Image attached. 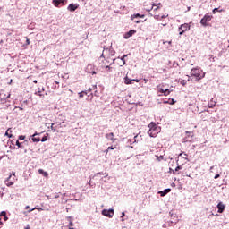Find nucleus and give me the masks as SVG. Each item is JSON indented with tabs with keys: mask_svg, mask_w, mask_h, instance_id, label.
I'll return each instance as SVG.
<instances>
[{
	"mask_svg": "<svg viewBox=\"0 0 229 229\" xmlns=\"http://www.w3.org/2000/svg\"><path fill=\"white\" fill-rule=\"evenodd\" d=\"M191 76L195 78V81H199L205 78V73L199 68H193L191 70Z\"/></svg>",
	"mask_w": 229,
	"mask_h": 229,
	"instance_id": "obj_1",
	"label": "nucleus"
},
{
	"mask_svg": "<svg viewBox=\"0 0 229 229\" xmlns=\"http://www.w3.org/2000/svg\"><path fill=\"white\" fill-rule=\"evenodd\" d=\"M148 128L149 130L148 131V135H149V137H157V135H158V131H160V130L155 122L150 123L148 124Z\"/></svg>",
	"mask_w": 229,
	"mask_h": 229,
	"instance_id": "obj_2",
	"label": "nucleus"
},
{
	"mask_svg": "<svg viewBox=\"0 0 229 229\" xmlns=\"http://www.w3.org/2000/svg\"><path fill=\"white\" fill-rule=\"evenodd\" d=\"M189 162V156L186 153H181L177 157V165H185Z\"/></svg>",
	"mask_w": 229,
	"mask_h": 229,
	"instance_id": "obj_3",
	"label": "nucleus"
},
{
	"mask_svg": "<svg viewBox=\"0 0 229 229\" xmlns=\"http://www.w3.org/2000/svg\"><path fill=\"white\" fill-rule=\"evenodd\" d=\"M189 30H191V26L189 25V23L182 24L179 27V35H183L184 32L189 31Z\"/></svg>",
	"mask_w": 229,
	"mask_h": 229,
	"instance_id": "obj_4",
	"label": "nucleus"
},
{
	"mask_svg": "<svg viewBox=\"0 0 229 229\" xmlns=\"http://www.w3.org/2000/svg\"><path fill=\"white\" fill-rule=\"evenodd\" d=\"M212 21V16L210 15H205L201 21H200V24H202V26H208V22H210Z\"/></svg>",
	"mask_w": 229,
	"mask_h": 229,
	"instance_id": "obj_5",
	"label": "nucleus"
},
{
	"mask_svg": "<svg viewBox=\"0 0 229 229\" xmlns=\"http://www.w3.org/2000/svg\"><path fill=\"white\" fill-rule=\"evenodd\" d=\"M52 3L55 8H59L60 4L65 6V4H67V0H53Z\"/></svg>",
	"mask_w": 229,
	"mask_h": 229,
	"instance_id": "obj_6",
	"label": "nucleus"
},
{
	"mask_svg": "<svg viewBox=\"0 0 229 229\" xmlns=\"http://www.w3.org/2000/svg\"><path fill=\"white\" fill-rule=\"evenodd\" d=\"M102 215L106 217H114V209H103Z\"/></svg>",
	"mask_w": 229,
	"mask_h": 229,
	"instance_id": "obj_7",
	"label": "nucleus"
},
{
	"mask_svg": "<svg viewBox=\"0 0 229 229\" xmlns=\"http://www.w3.org/2000/svg\"><path fill=\"white\" fill-rule=\"evenodd\" d=\"M132 81H136V83H139V81H140V80H139V79H132L131 80V79L128 78V76H126L124 78L125 85H131Z\"/></svg>",
	"mask_w": 229,
	"mask_h": 229,
	"instance_id": "obj_8",
	"label": "nucleus"
},
{
	"mask_svg": "<svg viewBox=\"0 0 229 229\" xmlns=\"http://www.w3.org/2000/svg\"><path fill=\"white\" fill-rule=\"evenodd\" d=\"M106 139H107V140H111V142H115L117 140L114 132L107 133L106 135Z\"/></svg>",
	"mask_w": 229,
	"mask_h": 229,
	"instance_id": "obj_9",
	"label": "nucleus"
},
{
	"mask_svg": "<svg viewBox=\"0 0 229 229\" xmlns=\"http://www.w3.org/2000/svg\"><path fill=\"white\" fill-rule=\"evenodd\" d=\"M216 207L218 209V214H223V212H225V208H226V206L223 204V202H219Z\"/></svg>",
	"mask_w": 229,
	"mask_h": 229,
	"instance_id": "obj_10",
	"label": "nucleus"
},
{
	"mask_svg": "<svg viewBox=\"0 0 229 229\" xmlns=\"http://www.w3.org/2000/svg\"><path fill=\"white\" fill-rule=\"evenodd\" d=\"M13 183H15V179H13V180H12V175H10V176L8 177V179L5 180V185H6L7 187H12V185H13Z\"/></svg>",
	"mask_w": 229,
	"mask_h": 229,
	"instance_id": "obj_11",
	"label": "nucleus"
},
{
	"mask_svg": "<svg viewBox=\"0 0 229 229\" xmlns=\"http://www.w3.org/2000/svg\"><path fill=\"white\" fill-rule=\"evenodd\" d=\"M135 33H137V30H131L129 32H126L124 35V38L128 39L130 38V37H133V35H135Z\"/></svg>",
	"mask_w": 229,
	"mask_h": 229,
	"instance_id": "obj_12",
	"label": "nucleus"
},
{
	"mask_svg": "<svg viewBox=\"0 0 229 229\" xmlns=\"http://www.w3.org/2000/svg\"><path fill=\"white\" fill-rule=\"evenodd\" d=\"M69 12H76L78 10V4H70L68 6Z\"/></svg>",
	"mask_w": 229,
	"mask_h": 229,
	"instance_id": "obj_13",
	"label": "nucleus"
},
{
	"mask_svg": "<svg viewBox=\"0 0 229 229\" xmlns=\"http://www.w3.org/2000/svg\"><path fill=\"white\" fill-rule=\"evenodd\" d=\"M157 162H162L163 160L165 162L167 160L165 156L164 155H155Z\"/></svg>",
	"mask_w": 229,
	"mask_h": 229,
	"instance_id": "obj_14",
	"label": "nucleus"
},
{
	"mask_svg": "<svg viewBox=\"0 0 229 229\" xmlns=\"http://www.w3.org/2000/svg\"><path fill=\"white\" fill-rule=\"evenodd\" d=\"M156 155H163V157H165V150H164V148H158L156 152Z\"/></svg>",
	"mask_w": 229,
	"mask_h": 229,
	"instance_id": "obj_15",
	"label": "nucleus"
},
{
	"mask_svg": "<svg viewBox=\"0 0 229 229\" xmlns=\"http://www.w3.org/2000/svg\"><path fill=\"white\" fill-rule=\"evenodd\" d=\"M169 192H171V189H165L164 191H159L158 194H160V196L164 197L165 196L166 194H169Z\"/></svg>",
	"mask_w": 229,
	"mask_h": 229,
	"instance_id": "obj_16",
	"label": "nucleus"
},
{
	"mask_svg": "<svg viewBox=\"0 0 229 229\" xmlns=\"http://www.w3.org/2000/svg\"><path fill=\"white\" fill-rule=\"evenodd\" d=\"M160 6H162V4H157V5L156 4H152V8L151 10H154V12H157V10L160 9Z\"/></svg>",
	"mask_w": 229,
	"mask_h": 229,
	"instance_id": "obj_17",
	"label": "nucleus"
},
{
	"mask_svg": "<svg viewBox=\"0 0 229 229\" xmlns=\"http://www.w3.org/2000/svg\"><path fill=\"white\" fill-rule=\"evenodd\" d=\"M5 136L8 137L9 139H12L13 135H12V129L9 128L6 132H5Z\"/></svg>",
	"mask_w": 229,
	"mask_h": 229,
	"instance_id": "obj_18",
	"label": "nucleus"
},
{
	"mask_svg": "<svg viewBox=\"0 0 229 229\" xmlns=\"http://www.w3.org/2000/svg\"><path fill=\"white\" fill-rule=\"evenodd\" d=\"M39 174H43V176H45V178H47V176H49V174H47V172H45L42 169L38 170Z\"/></svg>",
	"mask_w": 229,
	"mask_h": 229,
	"instance_id": "obj_19",
	"label": "nucleus"
},
{
	"mask_svg": "<svg viewBox=\"0 0 229 229\" xmlns=\"http://www.w3.org/2000/svg\"><path fill=\"white\" fill-rule=\"evenodd\" d=\"M37 133L32 135V142H40V138H36Z\"/></svg>",
	"mask_w": 229,
	"mask_h": 229,
	"instance_id": "obj_20",
	"label": "nucleus"
},
{
	"mask_svg": "<svg viewBox=\"0 0 229 229\" xmlns=\"http://www.w3.org/2000/svg\"><path fill=\"white\" fill-rule=\"evenodd\" d=\"M165 89L160 88V86H157V92L159 93V96H162L164 94Z\"/></svg>",
	"mask_w": 229,
	"mask_h": 229,
	"instance_id": "obj_21",
	"label": "nucleus"
},
{
	"mask_svg": "<svg viewBox=\"0 0 229 229\" xmlns=\"http://www.w3.org/2000/svg\"><path fill=\"white\" fill-rule=\"evenodd\" d=\"M137 17H140V19H144V14H140V13H137V14H134L133 16H131L132 19L134 18H137Z\"/></svg>",
	"mask_w": 229,
	"mask_h": 229,
	"instance_id": "obj_22",
	"label": "nucleus"
},
{
	"mask_svg": "<svg viewBox=\"0 0 229 229\" xmlns=\"http://www.w3.org/2000/svg\"><path fill=\"white\" fill-rule=\"evenodd\" d=\"M84 96H87V91H81L79 93V98H83Z\"/></svg>",
	"mask_w": 229,
	"mask_h": 229,
	"instance_id": "obj_23",
	"label": "nucleus"
},
{
	"mask_svg": "<svg viewBox=\"0 0 229 229\" xmlns=\"http://www.w3.org/2000/svg\"><path fill=\"white\" fill-rule=\"evenodd\" d=\"M179 82L182 85V87H185L187 85V81L185 80H181Z\"/></svg>",
	"mask_w": 229,
	"mask_h": 229,
	"instance_id": "obj_24",
	"label": "nucleus"
},
{
	"mask_svg": "<svg viewBox=\"0 0 229 229\" xmlns=\"http://www.w3.org/2000/svg\"><path fill=\"white\" fill-rule=\"evenodd\" d=\"M169 94H171V90L169 89H165L163 96H169Z\"/></svg>",
	"mask_w": 229,
	"mask_h": 229,
	"instance_id": "obj_25",
	"label": "nucleus"
},
{
	"mask_svg": "<svg viewBox=\"0 0 229 229\" xmlns=\"http://www.w3.org/2000/svg\"><path fill=\"white\" fill-rule=\"evenodd\" d=\"M183 165H177V167L175 168V171H180L182 169Z\"/></svg>",
	"mask_w": 229,
	"mask_h": 229,
	"instance_id": "obj_26",
	"label": "nucleus"
},
{
	"mask_svg": "<svg viewBox=\"0 0 229 229\" xmlns=\"http://www.w3.org/2000/svg\"><path fill=\"white\" fill-rule=\"evenodd\" d=\"M50 128L54 132L56 131V127H55V123H51Z\"/></svg>",
	"mask_w": 229,
	"mask_h": 229,
	"instance_id": "obj_27",
	"label": "nucleus"
},
{
	"mask_svg": "<svg viewBox=\"0 0 229 229\" xmlns=\"http://www.w3.org/2000/svg\"><path fill=\"white\" fill-rule=\"evenodd\" d=\"M16 146H18V148H24L22 143L19 142V140L16 141Z\"/></svg>",
	"mask_w": 229,
	"mask_h": 229,
	"instance_id": "obj_28",
	"label": "nucleus"
},
{
	"mask_svg": "<svg viewBox=\"0 0 229 229\" xmlns=\"http://www.w3.org/2000/svg\"><path fill=\"white\" fill-rule=\"evenodd\" d=\"M96 88H97L96 85L92 86V88L89 89V92H92V90H96Z\"/></svg>",
	"mask_w": 229,
	"mask_h": 229,
	"instance_id": "obj_29",
	"label": "nucleus"
},
{
	"mask_svg": "<svg viewBox=\"0 0 229 229\" xmlns=\"http://www.w3.org/2000/svg\"><path fill=\"white\" fill-rule=\"evenodd\" d=\"M3 216V217H5V216H6V211H2L1 213H0V216Z\"/></svg>",
	"mask_w": 229,
	"mask_h": 229,
	"instance_id": "obj_30",
	"label": "nucleus"
},
{
	"mask_svg": "<svg viewBox=\"0 0 229 229\" xmlns=\"http://www.w3.org/2000/svg\"><path fill=\"white\" fill-rule=\"evenodd\" d=\"M216 12H223V10H219V8H215L213 10V13H216Z\"/></svg>",
	"mask_w": 229,
	"mask_h": 229,
	"instance_id": "obj_31",
	"label": "nucleus"
},
{
	"mask_svg": "<svg viewBox=\"0 0 229 229\" xmlns=\"http://www.w3.org/2000/svg\"><path fill=\"white\" fill-rule=\"evenodd\" d=\"M25 139H26V136H22V135L19 136V140H24Z\"/></svg>",
	"mask_w": 229,
	"mask_h": 229,
	"instance_id": "obj_32",
	"label": "nucleus"
},
{
	"mask_svg": "<svg viewBox=\"0 0 229 229\" xmlns=\"http://www.w3.org/2000/svg\"><path fill=\"white\" fill-rule=\"evenodd\" d=\"M47 140V136H44L41 140V142H46Z\"/></svg>",
	"mask_w": 229,
	"mask_h": 229,
	"instance_id": "obj_33",
	"label": "nucleus"
},
{
	"mask_svg": "<svg viewBox=\"0 0 229 229\" xmlns=\"http://www.w3.org/2000/svg\"><path fill=\"white\" fill-rule=\"evenodd\" d=\"M30 38H26V45L30 46Z\"/></svg>",
	"mask_w": 229,
	"mask_h": 229,
	"instance_id": "obj_34",
	"label": "nucleus"
},
{
	"mask_svg": "<svg viewBox=\"0 0 229 229\" xmlns=\"http://www.w3.org/2000/svg\"><path fill=\"white\" fill-rule=\"evenodd\" d=\"M115 147H108L106 151H110V149H115Z\"/></svg>",
	"mask_w": 229,
	"mask_h": 229,
	"instance_id": "obj_35",
	"label": "nucleus"
},
{
	"mask_svg": "<svg viewBox=\"0 0 229 229\" xmlns=\"http://www.w3.org/2000/svg\"><path fill=\"white\" fill-rule=\"evenodd\" d=\"M124 58H126V55H123V56L122 57V60H123V64H126V62L124 61Z\"/></svg>",
	"mask_w": 229,
	"mask_h": 229,
	"instance_id": "obj_36",
	"label": "nucleus"
},
{
	"mask_svg": "<svg viewBox=\"0 0 229 229\" xmlns=\"http://www.w3.org/2000/svg\"><path fill=\"white\" fill-rule=\"evenodd\" d=\"M219 174H216V175H215V180H217V178H219Z\"/></svg>",
	"mask_w": 229,
	"mask_h": 229,
	"instance_id": "obj_37",
	"label": "nucleus"
},
{
	"mask_svg": "<svg viewBox=\"0 0 229 229\" xmlns=\"http://www.w3.org/2000/svg\"><path fill=\"white\" fill-rule=\"evenodd\" d=\"M4 220L8 221V216H6V215L4 216Z\"/></svg>",
	"mask_w": 229,
	"mask_h": 229,
	"instance_id": "obj_38",
	"label": "nucleus"
},
{
	"mask_svg": "<svg viewBox=\"0 0 229 229\" xmlns=\"http://www.w3.org/2000/svg\"><path fill=\"white\" fill-rule=\"evenodd\" d=\"M175 103L174 99H172V103L170 105H174Z\"/></svg>",
	"mask_w": 229,
	"mask_h": 229,
	"instance_id": "obj_39",
	"label": "nucleus"
},
{
	"mask_svg": "<svg viewBox=\"0 0 229 229\" xmlns=\"http://www.w3.org/2000/svg\"><path fill=\"white\" fill-rule=\"evenodd\" d=\"M10 96H11V94L8 93V94H7V97H6V99H8V98H10Z\"/></svg>",
	"mask_w": 229,
	"mask_h": 229,
	"instance_id": "obj_40",
	"label": "nucleus"
},
{
	"mask_svg": "<svg viewBox=\"0 0 229 229\" xmlns=\"http://www.w3.org/2000/svg\"><path fill=\"white\" fill-rule=\"evenodd\" d=\"M101 58H105V55H103V54L100 56V60H101Z\"/></svg>",
	"mask_w": 229,
	"mask_h": 229,
	"instance_id": "obj_41",
	"label": "nucleus"
},
{
	"mask_svg": "<svg viewBox=\"0 0 229 229\" xmlns=\"http://www.w3.org/2000/svg\"><path fill=\"white\" fill-rule=\"evenodd\" d=\"M121 217H124V212L122 213Z\"/></svg>",
	"mask_w": 229,
	"mask_h": 229,
	"instance_id": "obj_42",
	"label": "nucleus"
},
{
	"mask_svg": "<svg viewBox=\"0 0 229 229\" xmlns=\"http://www.w3.org/2000/svg\"><path fill=\"white\" fill-rule=\"evenodd\" d=\"M34 210H35V208L29 210V212H33Z\"/></svg>",
	"mask_w": 229,
	"mask_h": 229,
	"instance_id": "obj_43",
	"label": "nucleus"
},
{
	"mask_svg": "<svg viewBox=\"0 0 229 229\" xmlns=\"http://www.w3.org/2000/svg\"><path fill=\"white\" fill-rule=\"evenodd\" d=\"M33 83H38L37 80L33 81Z\"/></svg>",
	"mask_w": 229,
	"mask_h": 229,
	"instance_id": "obj_44",
	"label": "nucleus"
},
{
	"mask_svg": "<svg viewBox=\"0 0 229 229\" xmlns=\"http://www.w3.org/2000/svg\"><path fill=\"white\" fill-rule=\"evenodd\" d=\"M107 69H110V66H106Z\"/></svg>",
	"mask_w": 229,
	"mask_h": 229,
	"instance_id": "obj_45",
	"label": "nucleus"
},
{
	"mask_svg": "<svg viewBox=\"0 0 229 229\" xmlns=\"http://www.w3.org/2000/svg\"><path fill=\"white\" fill-rule=\"evenodd\" d=\"M26 208H30V206H27Z\"/></svg>",
	"mask_w": 229,
	"mask_h": 229,
	"instance_id": "obj_46",
	"label": "nucleus"
},
{
	"mask_svg": "<svg viewBox=\"0 0 229 229\" xmlns=\"http://www.w3.org/2000/svg\"><path fill=\"white\" fill-rule=\"evenodd\" d=\"M1 225H3V223L0 221V226H1Z\"/></svg>",
	"mask_w": 229,
	"mask_h": 229,
	"instance_id": "obj_47",
	"label": "nucleus"
},
{
	"mask_svg": "<svg viewBox=\"0 0 229 229\" xmlns=\"http://www.w3.org/2000/svg\"><path fill=\"white\" fill-rule=\"evenodd\" d=\"M55 83L58 85L59 82H58V81H55Z\"/></svg>",
	"mask_w": 229,
	"mask_h": 229,
	"instance_id": "obj_48",
	"label": "nucleus"
},
{
	"mask_svg": "<svg viewBox=\"0 0 229 229\" xmlns=\"http://www.w3.org/2000/svg\"><path fill=\"white\" fill-rule=\"evenodd\" d=\"M70 92L72 94V90L70 89Z\"/></svg>",
	"mask_w": 229,
	"mask_h": 229,
	"instance_id": "obj_49",
	"label": "nucleus"
},
{
	"mask_svg": "<svg viewBox=\"0 0 229 229\" xmlns=\"http://www.w3.org/2000/svg\"><path fill=\"white\" fill-rule=\"evenodd\" d=\"M173 173H174V170H173Z\"/></svg>",
	"mask_w": 229,
	"mask_h": 229,
	"instance_id": "obj_50",
	"label": "nucleus"
},
{
	"mask_svg": "<svg viewBox=\"0 0 229 229\" xmlns=\"http://www.w3.org/2000/svg\"><path fill=\"white\" fill-rule=\"evenodd\" d=\"M172 223H176V222L172 221Z\"/></svg>",
	"mask_w": 229,
	"mask_h": 229,
	"instance_id": "obj_51",
	"label": "nucleus"
},
{
	"mask_svg": "<svg viewBox=\"0 0 229 229\" xmlns=\"http://www.w3.org/2000/svg\"><path fill=\"white\" fill-rule=\"evenodd\" d=\"M163 26H165V24H163Z\"/></svg>",
	"mask_w": 229,
	"mask_h": 229,
	"instance_id": "obj_52",
	"label": "nucleus"
}]
</instances>
